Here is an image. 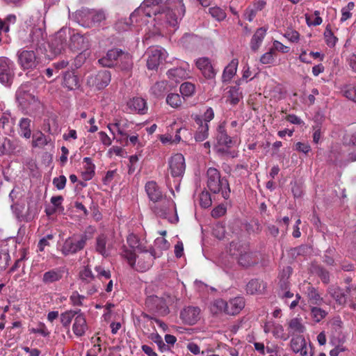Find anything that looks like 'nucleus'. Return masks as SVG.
Returning a JSON list of instances; mask_svg holds the SVG:
<instances>
[{
    "label": "nucleus",
    "mask_w": 356,
    "mask_h": 356,
    "mask_svg": "<svg viewBox=\"0 0 356 356\" xmlns=\"http://www.w3.org/2000/svg\"><path fill=\"white\" fill-rule=\"evenodd\" d=\"M265 288L262 282L258 280H252L246 285V291L248 293L253 295L261 293Z\"/></svg>",
    "instance_id": "58836bf2"
},
{
    "label": "nucleus",
    "mask_w": 356,
    "mask_h": 356,
    "mask_svg": "<svg viewBox=\"0 0 356 356\" xmlns=\"http://www.w3.org/2000/svg\"><path fill=\"white\" fill-rule=\"evenodd\" d=\"M142 252L143 254L138 257L136 263L135 252L124 245L122 248L121 256L127 261L132 268L138 271L145 272L152 266L154 259L161 257V254L157 253L155 250H151L149 252H147V249L146 251Z\"/></svg>",
    "instance_id": "f03ea898"
},
{
    "label": "nucleus",
    "mask_w": 356,
    "mask_h": 356,
    "mask_svg": "<svg viewBox=\"0 0 356 356\" xmlns=\"http://www.w3.org/2000/svg\"><path fill=\"white\" fill-rule=\"evenodd\" d=\"M266 33V29L263 27L259 28L256 31L250 41V47L252 51H256L259 49Z\"/></svg>",
    "instance_id": "72a5a7b5"
},
{
    "label": "nucleus",
    "mask_w": 356,
    "mask_h": 356,
    "mask_svg": "<svg viewBox=\"0 0 356 356\" xmlns=\"http://www.w3.org/2000/svg\"><path fill=\"white\" fill-rule=\"evenodd\" d=\"M311 315L313 320L318 323L326 316L327 312L320 307H312L311 308Z\"/></svg>",
    "instance_id": "864d4df0"
},
{
    "label": "nucleus",
    "mask_w": 356,
    "mask_h": 356,
    "mask_svg": "<svg viewBox=\"0 0 356 356\" xmlns=\"http://www.w3.org/2000/svg\"><path fill=\"white\" fill-rule=\"evenodd\" d=\"M118 63L122 70H129L133 65L131 56L129 54L122 51Z\"/></svg>",
    "instance_id": "49530a36"
},
{
    "label": "nucleus",
    "mask_w": 356,
    "mask_h": 356,
    "mask_svg": "<svg viewBox=\"0 0 356 356\" xmlns=\"http://www.w3.org/2000/svg\"><path fill=\"white\" fill-rule=\"evenodd\" d=\"M211 15L218 21L223 20L226 17L225 12L220 7H212L209 8Z\"/></svg>",
    "instance_id": "6e6d98bb"
},
{
    "label": "nucleus",
    "mask_w": 356,
    "mask_h": 356,
    "mask_svg": "<svg viewBox=\"0 0 356 356\" xmlns=\"http://www.w3.org/2000/svg\"><path fill=\"white\" fill-rule=\"evenodd\" d=\"M49 139L41 131L33 135L32 146L34 147H42L48 144Z\"/></svg>",
    "instance_id": "c03bdc74"
},
{
    "label": "nucleus",
    "mask_w": 356,
    "mask_h": 356,
    "mask_svg": "<svg viewBox=\"0 0 356 356\" xmlns=\"http://www.w3.org/2000/svg\"><path fill=\"white\" fill-rule=\"evenodd\" d=\"M95 270L97 273V277L100 280L103 278L108 280L111 278V271L108 269H105L102 266H96Z\"/></svg>",
    "instance_id": "e2e57ef3"
},
{
    "label": "nucleus",
    "mask_w": 356,
    "mask_h": 356,
    "mask_svg": "<svg viewBox=\"0 0 356 356\" xmlns=\"http://www.w3.org/2000/svg\"><path fill=\"white\" fill-rule=\"evenodd\" d=\"M13 76V63L7 58H0V82L8 84Z\"/></svg>",
    "instance_id": "ddd939ff"
},
{
    "label": "nucleus",
    "mask_w": 356,
    "mask_h": 356,
    "mask_svg": "<svg viewBox=\"0 0 356 356\" xmlns=\"http://www.w3.org/2000/svg\"><path fill=\"white\" fill-rule=\"evenodd\" d=\"M83 171L81 172L82 178L85 181H89L92 179L95 175V165L92 163V159L89 157L83 158Z\"/></svg>",
    "instance_id": "2f4dec72"
},
{
    "label": "nucleus",
    "mask_w": 356,
    "mask_h": 356,
    "mask_svg": "<svg viewBox=\"0 0 356 356\" xmlns=\"http://www.w3.org/2000/svg\"><path fill=\"white\" fill-rule=\"evenodd\" d=\"M169 170L173 177H181L186 170L185 159L181 154H175L168 161Z\"/></svg>",
    "instance_id": "9d476101"
},
{
    "label": "nucleus",
    "mask_w": 356,
    "mask_h": 356,
    "mask_svg": "<svg viewBox=\"0 0 356 356\" xmlns=\"http://www.w3.org/2000/svg\"><path fill=\"white\" fill-rule=\"evenodd\" d=\"M194 120L199 127L195 136L196 141H203L209 135V124L203 122L202 118L200 115H195Z\"/></svg>",
    "instance_id": "cd10ccee"
},
{
    "label": "nucleus",
    "mask_w": 356,
    "mask_h": 356,
    "mask_svg": "<svg viewBox=\"0 0 356 356\" xmlns=\"http://www.w3.org/2000/svg\"><path fill=\"white\" fill-rule=\"evenodd\" d=\"M195 65L204 78L212 79L216 76V72L209 58L201 57L197 58L195 60Z\"/></svg>",
    "instance_id": "4468645a"
},
{
    "label": "nucleus",
    "mask_w": 356,
    "mask_h": 356,
    "mask_svg": "<svg viewBox=\"0 0 356 356\" xmlns=\"http://www.w3.org/2000/svg\"><path fill=\"white\" fill-rule=\"evenodd\" d=\"M66 177L64 175L55 177L53 179V184L58 190H62L66 185Z\"/></svg>",
    "instance_id": "774afa93"
},
{
    "label": "nucleus",
    "mask_w": 356,
    "mask_h": 356,
    "mask_svg": "<svg viewBox=\"0 0 356 356\" xmlns=\"http://www.w3.org/2000/svg\"><path fill=\"white\" fill-rule=\"evenodd\" d=\"M289 331L292 334H302L305 331V327L300 319L295 318L291 319L289 323Z\"/></svg>",
    "instance_id": "a19ab883"
},
{
    "label": "nucleus",
    "mask_w": 356,
    "mask_h": 356,
    "mask_svg": "<svg viewBox=\"0 0 356 356\" xmlns=\"http://www.w3.org/2000/svg\"><path fill=\"white\" fill-rule=\"evenodd\" d=\"M63 86L70 90L79 88L80 86L79 78L73 72H66L63 75Z\"/></svg>",
    "instance_id": "c756f323"
},
{
    "label": "nucleus",
    "mask_w": 356,
    "mask_h": 356,
    "mask_svg": "<svg viewBox=\"0 0 356 356\" xmlns=\"http://www.w3.org/2000/svg\"><path fill=\"white\" fill-rule=\"evenodd\" d=\"M153 212L159 217L167 219L172 223L178 222L176 205L170 197H164L152 206Z\"/></svg>",
    "instance_id": "20e7f679"
},
{
    "label": "nucleus",
    "mask_w": 356,
    "mask_h": 356,
    "mask_svg": "<svg viewBox=\"0 0 356 356\" xmlns=\"http://www.w3.org/2000/svg\"><path fill=\"white\" fill-rule=\"evenodd\" d=\"M127 242L131 248V250H133L134 252L135 250L140 252L146 251V246L143 241H141L138 236L134 234H129L127 238Z\"/></svg>",
    "instance_id": "c9c22d12"
},
{
    "label": "nucleus",
    "mask_w": 356,
    "mask_h": 356,
    "mask_svg": "<svg viewBox=\"0 0 356 356\" xmlns=\"http://www.w3.org/2000/svg\"><path fill=\"white\" fill-rule=\"evenodd\" d=\"M168 78L177 83L190 77L189 65L181 61L179 67L172 68L167 72Z\"/></svg>",
    "instance_id": "9b49d317"
},
{
    "label": "nucleus",
    "mask_w": 356,
    "mask_h": 356,
    "mask_svg": "<svg viewBox=\"0 0 356 356\" xmlns=\"http://www.w3.org/2000/svg\"><path fill=\"white\" fill-rule=\"evenodd\" d=\"M329 293L331 296L338 302L339 305L344 304L346 298V296L341 289L337 286H332L329 288Z\"/></svg>",
    "instance_id": "a18cd8bd"
},
{
    "label": "nucleus",
    "mask_w": 356,
    "mask_h": 356,
    "mask_svg": "<svg viewBox=\"0 0 356 356\" xmlns=\"http://www.w3.org/2000/svg\"><path fill=\"white\" fill-rule=\"evenodd\" d=\"M89 15L92 18V22L96 23H99L106 19L105 13L102 10H92L90 11Z\"/></svg>",
    "instance_id": "bf43d9fd"
},
{
    "label": "nucleus",
    "mask_w": 356,
    "mask_h": 356,
    "mask_svg": "<svg viewBox=\"0 0 356 356\" xmlns=\"http://www.w3.org/2000/svg\"><path fill=\"white\" fill-rule=\"evenodd\" d=\"M113 243L108 236L102 234L96 238V251L104 257H108L113 249Z\"/></svg>",
    "instance_id": "dca6fc26"
},
{
    "label": "nucleus",
    "mask_w": 356,
    "mask_h": 356,
    "mask_svg": "<svg viewBox=\"0 0 356 356\" xmlns=\"http://www.w3.org/2000/svg\"><path fill=\"white\" fill-rule=\"evenodd\" d=\"M275 50L270 49L269 51L264 54L260 58L262 64H271L274 60Z\"/></svg>",
    "instance_id": "338daca9"
},
{
    "label": "nucleus",
    "mask_w": 356,
    "mask_h": 356,
    "mask_svg": "<svg viewBox=\"0 0 356 356\" xmlns=\"http://www.w3.org/2000/svg\"><path fill=\"white\" fill-rule=\"evenodd\" d=\"M79 312L80 309L76 311L70 309L61 313L60 315V320L63 327L69 328L72 319L74 320L75 316L79 313Z\"/></svg>",
    "instance_id": "e433bc0d"
},
{
    "label": "nucleus",
    "mask_w": 356,
    "mask_h": 356,
    "mask_svg": "<svg viewBox=\"0 0 356 356\" xmlns=\"http://www.w3.org/2000/svg\"><path fill=\"white\" fill-rule=\"evenodd\" d=\"M67 42V36L63 31H58L51 40L49 47L54 54L58 55L64 49Z\"/></svg>",
    "instance_id": "6ab92c4d"
},
{
    "label": "nucleus",
    "mask_w": 356,
    "mask_h": 356,
    "mask_svg": "<svg viewBox=\"0 0 356 356\" xmlns=\"http://www.w3.org/2000/svg\"><path fill=\"white\" fill-rule=\"evenodd\" d=\"M146 305L152 310L161 311L163 309V312L167 310V307L163 300V299L158 296H149L146 300Z\"/></svg>",
    "instance_id": "f704fd0d"
},
{
    "label": "nucleus",
    "mask_w": 356,
    "mask_h": 356,
    "mask_svg": "<svg viewBox=\"0 0 356 356\" xmlns=\"http://www.w3.org/2000/svg\"><path fill=\"white\" fill-rule=\"evenodd\" d=\"M85 296L80 295L77 291L72 292L70 297V300L73 306H82Z\"/></svg>",
    "instance_id": "052dcab7"
},
{
    "label": "nucleus",
    "mask_w": 356,
    "mask_h": 356,
    "mask_svg": "<svg viewBox=\"0 0 356 356\" xmlns=\"http://www.w3.org/2000/svg\"><path fill=\"white\" fill-rule=\"evenodd\" d=\"M216 140L219 146L229 148L231 147L232 141L231 138L227 135L225 125L221 124L218 126L217 130Z\"/></svg>",
    "instance_id": "c85d7f7f"
},
{
    "label": "nucleus",
    "mask_w": 356,
    "mask_h": 356,
    "mask_svg": "<svg viewBox=\"0 0 356 356\" xmlns=\"http://www.w3.org/2000/svg\"><path fill=\"white\" fill-rule=\"evenodd\" d=\"M121 51L118 49H110L105 56L99 59V63L104 67H112L118 63Z\"/></svg>",
    "instance_id": "5701e85b"
},
{
    "label": "nucleus",
    "mask_w": 356,
    "mask_h": 356,
    "mask_svg": "<svg viewBox=\"0 0 356 356\" xmlns=\"http://www.w3.org/2000/svg\"><path fill=\"white\" fill-rule=\"evenodd\" d=\"M238 65V60L236 58L232 59L225 67L222 75V81L224 83H229L236 75Z\"/></svg>",
    "instance_id": "bb28decb"
},
{
    "label": "nucleus",
    "mask_w": 356,
    "mask_h": 356,
    "mask_svg": "<svg viewBox=\"0 0 356 356\" xmlns=\"http://www.w3.org/2000/svg\"><path fill=\"white\" fill-rule=\"evenodd\" d=\"M227 302L222 299L215 300L210 306L211 312L214 314L225 313L226 314Z\"/></svg>",
    "instance_id": "de8ad7c7"
},
{
    "label": "nucleus",
    "mask_w": 356,
    "mask_h": 356,
    "mask_svg": "<svg viewBox=\"0 0 356 356\" xmlns=\"http://www.w3.org/2000/svg\"><path fill=\"white\" fill-rule=\"evenodd\" d=\"M88 326L85 315L80 311L75 316L72 325L73 333L78 337L83 336L88 330Z\"/></svg>",
    "instance_id": "a211bd4d"
},
{
    "label": "nucleus",
    "mask_w": 356,
    "mask_h": 356,
    "mask_svg": "<svg viewBox=\"0 0 356 356\" xmlns=\"http://www.w3.org/2000/svg\"><path fill=\"white\" fill-rule=\"evenodd\" d=\"M62 276L61 270L54 269L44 273L42 281L44 283L49 284L60 280Z\"/></svg>",
    "instance_id": "ea45409f"
},
{
    "label": "nucleus",
    "mask_w": 356,
    "mask_h": 356,
    "mask_svg": "<svg viewBox=\"0 0 356 356\" xmlns=\"http://www.w3.org/2000/svg\"><path fill=\"white\" fill-rule=\"evenodd\" d=\"M259 257L256 252L249 250H241L238 258V264L243 267H249L259 261Z\"/></svg>",
    "instance_id": "412c9836"
},
{
    "label": "nucleus",
    "mask_w": 356,
    "mask_h": 356,
    "mask_svg": "<svg viewBox=\"0 0 356 356\" xmlns=\"http://www.w3.org/2000/svg\"><path fill=\"white\" fill-rule=\"evenodd\" d=\"M264 330L266 333H272L276 338L284 340L287 339V335L284 332L283 326L279 323L268 321L264 325Z\"/></svg>",
    "instance_id": "b1692460"
},
{
    "label": "nucleus",
    "mask_w": 356,
    "mask_h": 356,
    "mask_svg": "<svg viewBox=\"0 0 356 356\" xmlns=\"http://www.w3.org/2000/svg\"><path fill=\"white\" fill-rule=\"evenodd\" d=\"M304 293L307 295L308 302L311 305H320L323 302V298L318 293L317 290L309 283L307 284L303 288Z\"/></svg>",
    "instance_id": "393cba45"
},
{
    "label": "nucleus",
    "mask_w": 356,
    "mask_h": 356,
    "mask_svg": "<svg viewBox=\"0 0 356 356\" xmlns=\"http://www.w3.org/2000/svg\"><path fill=\"white\" fill-rule=\"evenodd\" d=\"M125 125L126 122L124 120H116L115 122L113 124H109L108 125V128L109 131L115 135V132H117L118 134L121 135L122 136H126L127 137V134L125 131Z\"/></svg>",
    "instance_id": "4c0bfd02"
},
{
    "label": "nucleus",
    "mask_w": 356,
    "mask_h": 356,
    "mask_svg": "<svg viewBox=\"0 0 356 356\" xmlns=\"http://www.w3.org/2000/svg\"><path fill=\"white\" fill-rule=\"evenodd\" d=\"M170 248L169 242L163 237H158L154 243V248L151 250H155L157 253L162 254L163 250H167Z\"/></svg>",
    "instance_id": "09e8293b"
},
{
    "label": "nucleus",
    "mask_w": 356,
    "mask_h": 356,
    "mask_svg": "<svg viewBox=\"0 0 356 356\" xmlns=\"http://www.w3.org/2000/svg\"><path fill=\"white\" fill-rule=\"evenodd\" d=\"M111 73L106 70L91 73L86 77V85L95 90H102L111 81Z\"/></svg>",
    "instance_id": "423d86ee"
},
{
    "label": "nucleus",
    "mask_w": 356,
    "mask_h": 356,
    "mask_svg": "<svg viewBox=\"0 0 356 356\" xmlns=\"http://www.w3.org/2000/svg\"><path fill=\"white\" fill-rule=\"evenodd\" d=\"M72 49L83 51L88 48V42L79 33H74L70 38Z\"/></svg>",
    "instance_id": "7c9ffc66"
},
{
    "label": "nucleus",
    "mask_w": 356,
    "mask_h": 356,
    "mask_svg": "<svg viewBox=\"0 0 356 356\" xmlns=\"http://www.w3.org/2000/svg\"><path fill=\"white\" fill-rule=\"evenodd\" d=\"M228 93L229 96L227 101L234 106L238 104L240 99L241 98L239 88L237 87H231Z\"/></svg>",
    "instance_id": "8fccbe9b"
},
{
    "label": "nucleus",
    "mask_w": 356,
    "mask_h": 356,
    "mask_svg": "<svg viewBox=\"0 0 356 356\" xmlns=\"http://www.w3.org/2000/svg\"><path fill=\"white\" fill-rule=\"evenodd\" d=\"M16 97L19 103L24 107H27L31 104L36 105L39 104L35 96L29 92L26 84L22 85L17 90Z\"/></svg>",
    "instance_id": "2eb2a0df"
},
{
    "label": "nucleus",
    "mask_w": 356,
    "mask_h": 356,
    "mask_svg": "<svg viewBox=\"0 0 356 356\" xmlns=\"http://www.w3.org/2000/svg\"><path fill=\"white\" fill-rule=\"evenodd\" d=\"M147 67L149 70H156L166 59L168 53L161 47L150 48L147 51Z\"/></svg>",
    "instance_id": "0eeeda50"
},
{
    "label": "nucleus",
    "mask_w": 356,
    "mask_h": 356,
    "mask_svg": "<svg viewBox=\"0 0 356 356\" xmlns=\"http://www.w3.org/2000/svg\"><path fill=\"white\" fill-rule=\"evenodd\" d=\"M31 123L29 118H22L19 121V133L25 138H30L31 136Z\"/></svg>",
    "instance_id": "37998d69"
},
{
    "label": "nucleus",
    "mask_w": 356,
    "mask_h": 356,
    "mask_svg": "<svg viewBox=\"0 0 356 356\" xmlns=\"http://www.w3.org/2000/svg\"><path fill=\"white\" fill-rule=\"evenodd\" d=\"M200 203L202 207L208 208L211 205V195L208 191H202L200 195Z\"/></svg>",
    "instance_id": "13d9d810"
},
{
    "label": "nucleus",
    "mask_w": 356,
    "mask_h": 356,
    "mask_svg": "<svg viewBox=\"0 0 356 356\" xmlns=\"http://www.w3.org/2000/svg\"><path fill=\"white\" fill-rule=\"evenodd\" d=\"M145 189L149 200L154 204L166 197L163 195L160 187L156 182L154 181H147L145 184Z\"/></svg>",
    "instance_id": "f3484780"
},
{
    "label": "nucleus",
    "mask_w": 356,
    "mask_h": 356,
    "mask_svg": "<svg viewBox=\"0 0 356 356\" xmlns=\"http://www.w3.org/2000/svg\"><path fill=\"white\" fill-rule=\"evenodd\" d=\"M343 95L348 99L356 102V86L354 85H347L342 90Z\"/></svg>",
    "instance_id": "5fc2aeb1"
},
{
    "label": "nucleus",
    "mask_w": 356,
    "mask_h": 356,
    "mask_svg": "<svg viewBox=\"0 0 356 356\" xmlns=\"http://www.w3.org/2000/svg\"><path fill=\"white\" fill-rule=\"evenodd\" d=\"M207 186L214 194H220L224 199H228L230 188L226 178L222 177L220 172L215 168H209L207 170Z\"/></svg>",
    "instance_id": "7ed1b4c3"
},
{
    "label": "nucleus",
    "mask_w": 356,
    "mask_h": 356,
    "mask_svg": "<svg viewBox=\"0 0 356 356\" xmlns=\"http://www.w3.org/2000/svg\"><path fill=\"white\" fill-rule=\"evenodd\" d=\"M354 6L355 4L353 2H349L346 7L341 9V22H344L351 17L352 14L350 10L353 9Z\"/></svg>",
    "instance_id": "69168bd1"
},
{
    "label": "nucleus",
    "mask_w": 356,
    "mask_h": 356,
    "mask_svg": "<svg viewBox=\"0 0 356 356\" xmlns=\"http://www.w3.org/2000/svg\"><path fill=\"white\" fill-rule=\"evenodd\" d=\"M129 108L131 111L140 114H144L147 111L146 101L141 97H134L127 103Z\"/></svg>",
    "instance_id": "a878e982"
},
{
    "label": "nucleus",
    "mask_w": 356,
    "mask_h": 356,
    "mask_svg": "<svg viewBox=\"0 0 356 356\" xmlns=\"http://www.w3.org/2000/svg\"><path fill=\"white\" fill-rule=\"evenodd\" d=\"M10 140L7 138L0 139V155L9 154L13 151Z\"/></svg>",
    "instance_id": "4d7b16f0"
},
{
    "label": "nucleus",
    "mask_w": 356,
    "mask_h": 356,
    "mask_svg": "<svg viewBox=\"0 0 356 356\" xmlns=\"http://www.w3.org/2000/svg\"><path fill=\"white\" fill-rule=\"evenodd\" d=\"M170 90V86L166 81H158L150 88V92L156 97H163Z\"/></svg>",
    "instance_id": "473e14b6"
},
{
    "label": "nucleus",
    "mask_w": 356,
    "mask_h": 356,
    "mask_svg": "<svg viewBox=\"0 0 356 356\" xmlns=\"http://www.w3.org/2000/svg\"><path fill=\"white\" fill-rule=\"evenodd\" d=\"M18 62L20 66L26 69H34L39 60L34 51L20 49L17 53Z\"/></svg>",
    "instance_id": "1a4fd4ad"
},
{
    "label": "nucleus",
    "mask_w": 356,
    "mask_h": 356,
    "mask_svg": "<svg viewBox=\"0 0 356 356\" xmlns=\"http://www.w3.org/2000/svg\"><path fill=\"white\" fill-rule=\"evenodd\" d=\"M245 305V300L243 297L238 296L230 299L227 302L226 314L234 316L239 314L244 308Z\"/></svg>",
    "instance_id": "4be33fe9"
},
{
    "label": "nucleus",
    "mask_w": 356,
    "mask_h": 356,
    "mask_svg": "<svg viewBox=\"0 0 356 356\" xmlns=\"http://www.w3.org/2000/svg\"><path fill=\"white\" fill-rule=\"evenodd\" d=\"M81 280L80 286L82 290H86L87 293L92 295L97 291V287L95 284V276L88 266H84L79 272Z\"/></svg>",
    "instance_id": "6e6552de"
},
{
    "label": "nucleus",
    "mask_w": 356,
    "mask_h": 356,
    "mask_svg": "<svg viewBox=\"0 0 356 356\" xmlns=\"http://www.w3.org/2000/svg\"><path fill=\"white\" fill-rule=\"evenodd\" d=\"M179 90L183 97H191L194 94L195 87L190 82H184L180 86Z\"/></svg>",
    "instance_id": "603ef678"
},
{
    "label": "nucleus",
    "mask_w": 356,
    "mask_h": 356,
    "mask_svg": "<svg viewBox=\"0 0 356 356\" xmlns=\"http://www.w3.org/2000/svg\"><path fill=\"white\" fill-rule=\"evenodd\" d=\"M324 35L327 44L330 47H334L337 41V38L334 35L331 29L327 27Z\"/></svg>",
    "instance_id": "680f3d73"
},
{
    "label": "nucleus",
    "mask_w": 356,
    "mask_h": 356,
    "mask_svg": "<svg viewBox=\"0 0 356 356\" xmlns=\"http://www.w3.org/2000/svg\"><path fill=\"white\" fill-rule=\"evenodd\" d=\"M87 240L86 234H73L65 240L61 252L64 255L74 254L84 248Z\"/></svg>",
    "instance_id": "39448f33"
},
{
    "label": "nucleus",
    "mask_w": 356,
    "mask_h": 356,
    "mask_svg": "<svg viewBox=\"0 0 356 356\" xmlns=\"http://www.w3.org/2000/svg\"><path fill=\"white\" fill-rule=\"evenodd\" d=\"M305 19L309 26L320 25L323 22L318 10H316L313 15H305Z\"/></svg>",
    "instance_id": "3c124183"
},
{
    "label": "nucleus",
    "mask_w": 356,
    "mask_h": 356,
    "mask_svg": "<svg viewBox=\"0 0 356 356\" xmlns=\"http://www.w3.org/2000/svg\"><path fill=\"white\" fill-rule=\"evenodd\" d=\"M291 348L294 353H300L301 356L313 355L311 345L307 346L302 336L298 335L293 337L291 340Z\"/></svg>",
    "instance_id": "f8f14e48"
},
{
    "label": "nucleus",
    "mask_w": 356,
    "mask_h": 356,
    "mask_svg": "<svg viewBox=\"0 0 356 356\" xmlns=\"http://www.w3.org/2000/svg\"><path fill=\"white\" fill-rule=\"evenodd\" d=\"M159 0H145L140 6L131 13L130 20L132 23L145 22L146 17L154 16L156 31L161 32L164 28L176 27L179 19L185 13L183 0H166L165 7L161 8Z\"/></svg>",
    "instance_id": "f257e3e1"
},
{
    "label": "nucleus",
    "mask_w": 356,
    "mask_h": 356,
    "mask_svg": "<svg viewBox=\"0 0 356 356\" xmlns=\"http://www.w3.org/2000/svg\"><path fill=\"white\" fill-rule=\"evenodd\" d=\"M32 47L37 48L42 41V33L40 29L33 31L31 35Z\"/></svg>",
    "instance_id": "0e129e2a"
},
{
    "label": "nucleus",
    "mask_w": 356,
    "mask_h": 356,
    "mask_svg": "<svg viewBox=\"0 0 356 356\" xmlns=\"http://www.w3.org/2000/svg\"><path fill=\"white\" fill-rule=\"evenodd\" d=\"M182 321L188 325H194L200 318V309L195 307L184 308L180 314Z\"/></svg>",
    "instance_id": "aec40b11"
},
{
    "label": "nucleus",
    "mask_w": 356,
    "mask_h": 356,
    "mask_svg": "<svg viewBox=\"0 0 356 356\" xmlns=\"http://www.w3.org/2000/svg\"><path fill=\"white\" fill-rule=\"evenodd\" d=\"M165 102L171 108H178L181 106L183 101L178 93L170 92L167 95Z\"/></svg>",
    "instance_id": "79ce46f5"
}]
</instances>
